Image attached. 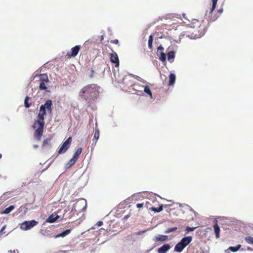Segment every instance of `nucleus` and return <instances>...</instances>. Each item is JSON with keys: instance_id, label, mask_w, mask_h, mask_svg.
Masks as SVG:
<instances>
[{"instance_id": "obj_1", "label": "nucleus", "mask_w": 253, "mask_h": 253, "mask_svg": "<svg viewBox=\"0 0 253 253\" xmlns=\"http://www.w3.org/2000/svg\"><path fill=\"white\" fill-rule=\"evenodd\" d=\"M52 101L47 100L44 104L42 105L40 107L39 113L37 116V120L35 121L32 126L33 129L35 130L34 136L37 141L41 140L42 136L44 126V115L46 112L51 114L52 112Z\"/></svg>"}, {"instance_id": "obj_2", "label": "nucleus", "mask_w": 253, "mask_h": 253, "mask_svg": "<svg viewBox=\"0 0 253 253\" xmlns=\"http://www.w3.org/2000/svg\"><path fill=\"white\" fill-rule=\"evenodd\" d=\"M100 87L96 84H92L84 86L79 91V96L85 101H91L99 96Z\"/></svg>"}, {"instance_id": "obj_3", "label": "nucleus", "mask_w": 253, "mask_h": 253, "mask_svg": "<svg viewBox=\"0 0 253 253\" xmlns=\"http://www.w3.org/2000/svg\"><path fill=\"white\" fill-rule=\"evenodd\" d=\"M208 23L204 20H194L191 26V32L195 38L203 36L207 29Z\"/></svg>"}, {"instance_id": "obj_4", "label": "nucleus", "mask_w": 253, "mask_h": 253, "mask_svg": "<svg viewBox=\"0 0 253 253\" xmlns=\"http://www.w3.org/2000/svg\"><path fill=\"white\" fill-rule=\"evenodd\" d=\"M217 1H218V0H212V7L211 8V10L210 11V14H211V15L210 17L209 18V20L210 21L213 22V21H214L215 20H216L217 19V18L219 17V16L223 12V8H220L217 10V13L218 14V15H212V13L216 7Z\"/></svg>"}, {"instance_id": "obj_5", "label": "nucleus", "mask_w": 253, "mask_h": 253, "mask_svg": "<svg viewBox=\"0 0 253 253\" xmlns=\"http://www.w3.org/2000/svg\"><path fill=\"white\" fill-rule=\"evenodd\" d=\"M40 84L39 85V89L41 90H45L47 89L46 84L49 82V79L47 74H42L40 75Z\"/></svg>"}, {"instance_id": "obj_6", "label": "nucleus", "mask_w": 253, "mask_h": 253, "mask_svg": "<svg viewBox=\"0 0 253 253\" xmlns=\"http://www.w3.org/2000/svg\"><path fill=\"white\" fill-rule=\"evenodd\" d=\"M38 223V222L35 220L25 221L21 224L20 229L24 231L28 230L37 225Z\"/></svg>"}, {"instance_id": "obj_7", "label": "nucleus", "mask_w": 253, "mask_h": 253, "mask_svg": "<svg viewBox=\"0 0 253 253\" xmlns=\"http://www.w3.org/2000/svg\"><path fill=\"white\" fill-rule=\"evenodd\" d=\"M72 141V138L71 137H68L66 140L63 143L62 146H61L60 148L59 149L58 151V153L60 154H63L65 152L67 151V150L70 147V146L71 145Z\"/></svg>"}, {"instance_id": "obj_8", "label": "nucleus", "mask_w": 253, "mask_h": 253, "mask_svg": "<svg viewBox=\"0 0 253 253\" xmlns=\"http://www.w3.org/2000/svg\"><path fill=\"white\" fill-rule=\"evenodd\" d=\"M112 51H113V53L110 54V61L112 63L115 64V66L117 67L120 64L119 57L116 52L113 51L112 49Z\"/></svg>"}, {"instance_id": "obj_9", "label": "nucleus", "mask_w": 253, "mask_h": 253, "mask_svg": "<svg viewBox=\"0 0 253 253\" xmlns=\"http://www.w3.org/2000/svg\"><path fill=\"white\" fill-rule=\"evenodd\" d=\"M81 48L80 45H76L71 49V52L67 53V56L69 58L75 57L77 55L80 49Z\"/></svg>"}, {"instance_id": "obj_10", "label": "nucleus", "mask_w": 253, "mask_h": 253, "mask_svg": "<svg viewBox=\"0 0 253 253\" xmlns=\"http://www.w3.org/2000/svg\"><path fill=\"white\" fill-rule=\"evenodd\" d=\"M151 203L149 202H146L144 204V207L149 210L154 211L155 212H159L163 210V205L160 206L159 208H156L154 207H151Z\"/></svg>"}, {"instance_id": "obj_11", "label": "nucleus", "mask_w": 253, "mask_h": 253, "mask_svg": "<svg viewBox=\"0 0 253 253\" xmlns=\"http://www.w3.org/2000/svg\"><path fill=\"white\" fill-rule=\"evenodd\" d=\"M171 247L168 244H165L162 247L158 249V253H166L170 249Z\"/></svg>"}, {"instance_id": "obj_12", "label": "nucleus", "mask_w": 253, "mask_h": 253, "mask_svg": "<svg viewBox=\"0 0 253 253\" xmlns=\"http://www.w3.org/2000/svg\"><path fill=\"white\" fill-rule=\"evenodd\" d=\"M168 239V237L167 235H158L157 236L155 237V238L153 239V241L155 242L158 241L164 242L167 240Z\"/></svg>"}, {"instance_id": "obj_13", "label": "nucleus", "mask_w": 253, "mask_h": 253, "mask_svg": "<svg viewBox=\"0 0 253 253\" xmlns=\"http://www.w3.org/2000/svg\"><path fill=\"white\" fill-rule=\"evenodd\" d=\"M185 248V246L180 241L174 247V251L177 252H181Z\"/></svg>"}, {"instance_id": "obj_14", "label": "nucleus", "mask_w": 253, "mask_h": 253, "mask_svg": "<svg viewBox=\"0 0 253 253\" xmlns=\"http://www.w3.org/2000/svg\"><path fill=\"white\" fill-rule=\"evenodd\" d=\"M192 240V237L191 236H187L183 238L180 241L186 247L189 244H190Z\"/></svg>"}, {"instance_id": "obj_15", "label": "nucleus", "mask_w": 253, "mask_h": 253, "mask_svg": "<svg viewBox=\"0 0 253 253\" xmlns=\"http://www.w3.org/2000/svg\"><path fill=\"white\" fill-rule=\"evenodd\" d=\"M99 137V130L97 127L95 128V131L93 134V138L92 139L93 142L94 143V145L96 144L97 140Z\"/></svg>"}, {"instance_id": "obj_16", "label": "nucleus", "mask_w": 253, "mask_h": 253, "mask_svg": "<svg viewBox=\"0 0 253 253\" xmlns=\"http://www.w3.org/2000/svg\"><path fill=\"white\" fill-rule=\"evenodd\" d=\"M71 233L70 229H66L62 233L56 235L55 237V238H59V237H65L67 235H69Z\"/></svg>"}, {"instance_id": "obj_17", "label": "nucleus", "mask_w": 253, "mask_h": 253, "mask_svg": "<svg viewBox=\"0 0 253 253\" xmlns=\"http://www.w3.org/2000/svg\"><path fill=\"white\" fill-rule=\"evenodd\" d=\"M58 218H59L58 215H57L55 216L54 215H53L52 214L48 216V217L46 219V221L49 223H53L55 221H56V220H57V219Z\"/></svg>"}, {"instance_id": "obj_18", "label": "nucleus", "mask_w": 253, "mask_h": 253, "mask_svg": "<svg viewBox=\"0 0 253 253\" xmlns=\"http://www.w3.org/2000/svg\"><path fill=\"white\" fill-rule=\"evenodd\" d=\"M168 55V60L171 62L173 61L175 58V52L173 51H171L169 52L167 54Z\"/></svg>"}, {"instance_id": "obj_19", "label": "nucleus", "mask_w": 253, "mask_h": 253, "mask_svg": "<svg viewBox=\"0 0 253 253\" xmlns=\"http://www.w3.org/2000/svg\"><path fill=\"white\" fill-rule=\"evenodd\" d=\"M213 228L215 234V237L216 238H218L219 237L220 230L219 227L216 223L213 225Z\"/></svg>"}, {"instance_id": "obj_20", "label": "nucleus", "mask_w": 253, "mask_h": 253, "mask_svg": "<svg viewBox=\"0 0 253 253\" xmlns=\"http://www.w3.org/2000/svg\"><path fill=\"white\" fill-rule=\"evenodd\" d=\"M169 85H173L175 81V75L173 73H170L169 75Z\"/></svg>"}, {"instance_id": "obj_21", "label": "nucleus", "mask_w": 253, "mask_h": 253, "mask_svg": "<svg viewBox=\"0 0 253 253\" xmlns=\"http://www.w3.org/2000/svg\"><path fill=\"white\" fill-rule=\"evenodd\" d=\"M15 208V206L13 205H11L8 208H6L3 211L1 212L3 214H8L10 213L12 210H13Z\"/></svg>"}, {"instance_id": "obj_22", "label": "nucleus", "mask_w": 253, "mask_h": 253, "mask_svg": "<svg viewBox=\"0 0 253 253\" xmlns=\"http://www.w3.org/2000/svg\"><path fill=\"white\" fill-rule=\"evenodd\" d=\"M82 148H79L75 152V153L73 155V158H75V159H76L77 160H78V159H79V156L80 155V154H81V153L82 152Z\"/></svg>"}, {"instance_id": "obj_23", "label": "nucleus", "mask_w": 253, "mask_h": 253, "mask_svg": "<svg viewBox=\"0 0 253 253\" xmlns=\"http://www.w3.org/2000/svg\"><path fill=\"white\" fill-rule=\"evenodd\" d=\"M144 91L151 98H152V97H153L152 93V92L151 91V90H150V88L149 86H148V85L145 86Z\"/></svg>"}, {"instance_id": "obj_24", "label": "nucleus", "mask_w": 253, "mask_h": 253, "mask_svg": "<svg viewBox=\"0 0 253 253\" xmlns=\"http://www.w3.org/2000/svg\"><path fill=\"white\" fill-rule=\"evenodd\" d=\"M77 160L75 159L73 157L69 160V161L67 164L66 166L68 168H70L72 166H73L77 162Z\"/></svg>"}, {"instance_id": "obj_25", "label": "nucleus", "mask_w": 253, "mask_h": 253, "mask_svg": "<svg viewBox=\"0 0 253 253\" xmlns=\"http://www.w3.org/2000/svg\"><path fill=\"white\" fill-rule=\"evenodd\" d=\"M30 99V98L28 96H26L24 100V105L26 108H29L32 104L28 102L29 100Z\"/></svg>"}, {"instance_id": "obj_26", "label": "nucleus", "mask_w": 253, "mask_h": 253, "mask_svg": "<svg viewBox=\"0 0 253 253\" xmlns=\"http://www.w3.org/2000/svg\"><path fill=\"white\" fill-rule=\"evenodd\" d=\"M159 59L163 62H164L166 61V55L164 52H161L160 53Z\"/></svg>"}, {"instance_id": "obj_27", "label": "nucleus", "mask_w": 253, "mask_h": 253, "mask_svg": "<svg viewBox=\"0 0 253 253\" xmlns=\"http://www.w3.org/2000/svg\"><path fill=\"white\" fill-rule=\"evenodd\" d=\"M241 247V246L240 245H238L236 247H230L229 248V250H230L231 251L233 252H236L238 251L240 249Z\"/></svg>"}, {"instance_id": "obj_28", "label": "nucleus", "mask_w": 253, "mask_h": 253, "mask_svg": "<svg viewBox=\"0 0 253 253\" xmlns=\"http://www.w3.org/2000/svg\"><path fill=\"white\" fill-rule=\"evenodd\" d=\"M153 41V36L150 35L149 37V40H148V47L150 49L152 48Z\"/></svg>"}, {"instance_id": "obj_29", "label": "nucleus", "mask_w": 253, "mask_h": 253, "mask_svg": "<svg viewBox=\"0 0 253 253\" xmlns=\"http://www.w3.org/2000/svg\"><path fill=\"white\" fill-rule=\"evenodd\" d=\"M177 229V228L176 227H170V228H168L165 231V233H171L172 232H174V231H176Z\"/></svg>"}, {"instance_id": "obj_30", "label": "nucleus", "mask_w": 253, "mask_h": 253, "mask_svg": "<svg viewBox=\"0 0 253 253\" xmlns=\"http://www.w3.org/2000/svg\"><path fill=\"white\" fill-rule=\"evenodd\" d=\"M245 241L248 243L253 245V237H247L245 238Z\"/></svg>"}, {"instance_id": "obj_31", "label": "nucleus", "mask_w": 253, "mask_h": 253, "mask_svg": "<svg viewBox=\"0 0 253 253\" xmlns=\"http://www.w3.org/2000/svg\"><path fill=\"white\" fill-rule=\"evenodd\" d=\"M197 227H186L185 229L186 233H187L189 232L194 231Z\"/></svg>"}, {"instance_id": "obj_32", "label": "nucleus", "mask_w": 253, "mask_h": 253, "mask_svg": "<svg viewBox=\"0 0 253 253\" xmlns=\"http://www.w3.org/2000/svg\"><path fill=\"white\" fill-rule=\"evenodd\" d=\"M51 141L50 138H47L43 140L42 143V146H45L46 145H48Z\"/></svg>"}, {"instance_id": "obj_33", "label": "nucleus", "mask_w": 253, "mask_h": 253, "mask_svg": "<svg viewBox=\"0 0 253 253\" xmlns=\"http://www.w3.org/2000/svg\"><path fill=\"white\" fill-rule=\"evenodd\" d=\"M164 48L162 46V45L159 46L157 48L158 52L161 53V52H164Z\"/></svg>"}, {"instance_id": "obj_34", "label": "nucleus", "mask_w": 253, "mask_h": 253, "mask_svg": "<svg viewBox=\"0 0 253 253\" xmlns=\"http://www.w3.org/2000/svg\"><path fill=\"white\" fill-rule=\"evenodd\" d=\"M6 227V225H4V226H2V227L1 228L0 230V236L2 235L3 233H4V232H3V231L5 229Z\"/></svg>"}, {"instance_id": "obj_35", "label": "nucleus", "mask_w": 253, "mask_h": 253, "mask_svg": "<svg viewBox=\"0 0 253 253\" xmlns=\"http://www.w3.org/2000/svg\"><path fill=\"white\" fill-rule=\"evenodd\" d=\"M144 207V204L143 203H138L136 204V207L138 209H140Z\"/></svg>"}, {"instance_id": "obj_36", "label": "nucleus", "mask_w": 253, "mask_h": 253, "mask_svg": "<svg viewBox=\"0 0 253 253\" xmlns=\"http://www.w3.org/2000/svg\"><path fill=\"white\" fill-rule=\"evenodd\" d=\"M110 42L112 43L118 44L119 43V41L118 40H111Z\"/></svg>"}, {"instance_id": "obj_37", "label": "nucleus", "mask_w": 253, "mask_h": 253, "mask_svg": "<svg viewBox=\"0 0 253 253\" xmlns=\"http://www.w3.org/2000/svg\"><path fill=\"white\" fill-rule=\"evenodd\" d=\"M94 71L93 69L91 70V73L89 75V77L92 78L94 77Z\"/></svg>"}, {"instance_id": "obj_38", "label": "nucleus", "mask_w": 253, "mask_h": 253, "mask_svg": "<svg viewBox=\"0 0 253 253\" xmlns=\"http://www.w3.org/2000/svg\"><path fill=\"white\" fill-rule=\"evenodd\" d=\"M103 222L101 221H98L96 223V225L98 226H101L103 225Z\"/></svg>"}, {"instance_id": "obj_39", "label": "nucleus", "mask_w": 253, "mask_h": 253, "mask_svg": "<svg viewBox=\"0 0 253 253\" xmlns=\"http://www.w3.org/2000/svg\"><path fill=\"white\" fill-rule=\"evenodd\" d=\"M145 232V231H139L136 233V235H141Z\"/></svg>"}, {"instance_id": "obj_40", "label": "nucleus", "mask_w": 253, "mask_h": 253, "mask_svg": "<svg viewBox=\"0 0 253 253\" xmlns=\"http://www.w3.org/2000/svg\"><path fill=\"white\" fill-rule=\"evenodd\" d=\"M34 148H37L38 147V145H34Z\"/></svg>"}, {"instance_id": "obj_41", "label": "nucleus", "mask_w": 253, "mask_h": 253, "mask_svg": "<svg viewBox=\"0 0 253 253\" xmlns=\"http://www.w3.org/2000/svg\"><path fill=\"white\" fill-rule=\"evenodd\" d=\"M78 203H76L75 204V206L76 207L77 205H78Z\"/></svg>"}, {"instance_id": "obj_42", "label": "nucleus", "mask_w": 253, "mask_h": 253, "mask_svg": "<svg viewBox=\"0 0 253 253\" xmlns=\"http://www.w3.org/2000/svg\"><path fill=\"white\" fill-rule=\"evenodd\" d=\"M2 157V155L1 154H0V159Z\"/></svg>"}, {"instance_id": "obj_43", "label": "nucleus", "mask_w": 253, "mask_h": 253, "mask_svg": "<svg viewBox=\"0 0 253 253\" xmlns=\"http://www.w3.org/2000/svg\"><path fill=\"white\" fill-rule=\"evenodd\" d=\"M185 15V14H183V17H184V16Z\"/></svg>"}]
</instances>
